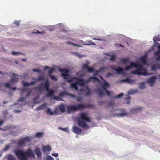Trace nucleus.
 <instances>
[{
  "instance_id": "obj_45",
  "label": "nucleus",
  "mask_w": 160,
  "mask_h": 160,
  "mask_svg": "<svg viewBox=\"0 0 160 160\" xmlns=\"http://www.w3.org/2000/svg\"><path fill=\"white\" fill-rule=\"evenodd\" d=\"M54 70V69L52 68L51 69H50L48 72V74L50 76L51 75V74L53 72Z\"/></svg>"
},
{
  "instance_id": "obj_63",
  "label": "nucleus",
  "mask_w": 160,
  "mask_h": 160,
  "mask_svg": "<svg viewBox=\"0 0 160 160\" xmlns=\"http://www.w3.org/2000/svg\"><path fill=\"white\" fill-rule=\"evenodd\" d=\"M156 59L157 61H160V55L157 56L156 57Z\"/></svg>"
},
{
  "instance_id": "obj_13",
  "label": "nucleus",
  "mask_w": 160,
  "mask_h": 160,
  "mask_svg": "<svg viewBox=\"0 0 160 160\" xmlns=\"http://www.w3.org/2000/svg\"><path fill=\"white\" fill-rule=\"evenodd\" d=\"M76 80H78V81H76L77 83L79 84V85L82 86H83L85 84V79H77L76 78Z\"/></svg>"
},
{
  "instance_id": "obj_1",
  "label": "nucleus",
  "mask_w": 160,
  "mask_h": 160,
  "mask_svg": "<svg viewBox=\"0 0 160 160\" xmlns=\"http://www.w3.org/2000/svg\"><path fill=\"white\" fill-rule=\"evenodd\" d=\"M25 88L19 89V90L21 91V94L22 96L23 97L20 98L18 100V102H24L26 99L30 94V89L27 88V87L30 85V83H28L27 82L25 81L24 80L22 82Z\"/></svg>"
},
{
  "instance_id": "obj_41",
  "label": "nucleus",
  "mask_w": 160,
  "mask_h": 160,
  "mask_svg": "<svg viewBox=\"0 0 160 160\" xmlns=\"http://www.w3.org/2000/svg\"><path fill=\"white\" fill-rule=\"evenodd\" d=\"M131 99V98L129 96H128L125 99V101H126V103L128 104H129L130 103V101Z\"/></svg>"
},
{
  "instance_id": "obj_3",
  "label": "nucleus",
  "mask_w": 160,
  "mask_h": 160,
  "mask_svg": "<svg viewBox=\"0 0 160 160\" xmlns=\"http://www.w3.org/2000/svg\"><path fill=\"white\" fill-rule=\"evenodd\" d=\"M78 125L82 128H85L87 126V122H90V119L88 117L86 113L82 112L80 114L78 118Z\"/></svg>"
},
{
  "instance_id": "obj_32",
  "label": "nucleus",
  "mask_w": 160,
  "mask_h": 160,
  "mask_svg": "<svg viewBox=\"0 0 160 160\" xmlns=\"http://www.w3.org/2000/svg\"><path fill=\"white\" fill-rule=\"evenodd\" d=\"M44 87H45L47 91H48L49 89V83L48 80L44 84Z\"/></svg>"
},
{
  "instance_id": "obj_44",
  "label": "nucleus",
  "mask_w": 160,
  "mask_h": 160,
  "mask_svg": "<svg viewBox=\"0 0 160 160\" xmlns=\"http://www.w3.org/2000/svg\"><path fill=\"white\" fill-rule=\"evenodd\" d=\"M46 160H54L53 158L51 156H48L46 157Z\"/></svg>"
},
{
  "instance_id": "obj_50",
  "label": "nucleus",
  "mask_w": 160,
  "mask_h": 160,
  "mask_svg": "<svg viewBox=\"0 0 160 160\" xmlns=\"http://www.w3.org/2000/svg\"><path fill=\"white\" fill-rule=\"evenodd\" d=\"M114 105V102H113V101H112L108 103V106L110 107V106H113Z\"/></svg>"
},
{
  "instance_id": "obj_56",
  "label": "nucleus",
  "mask_w": 160,
  "mask_h": 160,
  "mask_svg": "<svg viewBox=\"0 0 160 160\" xmlns=\"http://www.w3.org/2000/svg\"><path fill=\"white\" fill-rule=\"evenodd\" d=\"M52 155L54 157H57L58 156V153H52Z\"/></svg>"
},
{
  "instance_id": "obj_22",
  "label": "nucleus",
  "mask_w": 160,
  "mask_h": 160,
  "mask_svg": "<svg viewBox=\"0 0 160 160\" xmlns=\"http://www.w3.org/2000/svg\"><path fill=\"white\" fill-rule=\"evenodd\" d=\"M44 133L42 132H38L35 134V137L38 138H40L42 137Z\"/></svg>"
},
{
  "instance_id": "obj_26",
  "label": "nucleus",
  "mask_w": 160,
  "mask_h": 160,
  "mask_svg": "<svg viewBox=\"0 0 160 160\" xmlns=\"http://www.w3.org/2000/svg\"><path fill=\"white\" fill-rule=\"evenodd\" d=\"M44 87V83H42L38 85L36 87V89L38 90H42L43 89Z\"/></svg>"
},
{
  "instance_id": "obj_10",
  "label": "nucleus",
  "mask_w": 160,
  "mask_h": 160,
  "mask_svg": "<svg viewBox=\"0 0 160 160\" xmlns=\"http://www.w3.org/2000/svg\"><path fill=\"white\" fill-rule=\"evenodd\" d=\"M111 68L113 69L116 71L117 73H122V74L123 73V70L122 68L118 67L117 68H116L115 67L114 65H113L112 66Z\"/></svg>"
},
{
  "instance_id": "obj_42",
  "label": "nucleus",
  "mask_w": 160,
  "mask_h": 160,
  "mask_svg": "<svg viewBox=\"0 0 160 160\" xmlns=\"http://www.w3.org/2000/svg\"><path fill=\"white\" fill-rule=\"evenodd\" d=\"M88 44H87V45H95L96 44L93 43L92 41H88Z\"/></svg>"
},
{
  "instance_id": "obj_23",
  "label": "nucleus",
  "mask_w": 160,
  "mask_h": 160,
  "mask_svg": "<svg viewBox=\"0 0 160 160\" xmlns=\"http://www.w3.org/2000/svg\"><path fill=\"white\" fill-rule=\"evenodd\" d=\"M85 92V94L87 96H88L91 95V92L88 86L86 87V89L84 90Z\"/></svg>"
},
{
  "instance_id": "obj_54",
  "label": "nucleus",
  "mask_w": 160,
  "mask_h": 160,
  "mask_svg": "<svg viewBox=\"0 0 160 160\" xmlns=\"http://www.w3.org/2000/svg\"><path fill=\"white\" fill-rule=\"evenodd\" d=\"M157 69L155 65L152 66L151 67V69L152 71L155 70Z\"/></svg>"
},
{
  "instance_id": "obj_2",
  "label": "nucleus",
  "mask_w": 160,
  "mask_h": 160,
  "mask_svg": "<svg viewBox=\"0 0 160 160\" xmlns=\"http://www.w3.org/2000/svg\"><path fill=\"white\" fill-rule=\"evenodd\" d=\"M13 152L19 160H27L28 158L30 156V148L24 151L22 150L15 149Z\"/></svg>"
},
{
  "instance_id": "obj_61",
  "label": "nucleus",
  "mask_w": 160,
  "mask_h": 160,
  "mask_svg": "<svg viewBox=\"0 0 160 160\" xmlns=\"http://www.w3.org/2000/svg\"><path fill=\"white\" fill-rule=\"evenodd\" d=\"M116 45L117 46V47H121L123 48L124 47V46H123L122 45L119 44H116Z\"/></svg>"
},
{
  "instance_id": "obj_5",
  "label": "nucleus",
  "mask_w": 160,
  "mask_h": 160,
  "mask_svg": "<svg viewBox=\"0 0 160 160\" xmlns=\"http://www.w3.org/2000/svg\"><path fill=\"white\" fill-rule=\"evenodd\" d=\"M59 70L61 72V75L63 77L64 79H67V81L69 83L72 82L73 79H76V78H72L68 74V70L65 68L60 69Z\"/></svg>"
},
{
  "instance_id": "obj_25",
  "label": "nucleus",
  "mask_w": 160,
  "mask_h": 160,
  "mask_svg": "<svg viewBox=\"0 0 160 160\" xmlns=\"http://www.w3.org/2000/svg\"><path fill=\"white\" fill-rule=\"evenodd\" d=\"M47 113L48 115L50 114V115H52L54 114H56L57 112H56V109L54 112H53L52 111L50 108H48L46 112Z\"/></svg>"
},
{
  "instance_id": "obj_11",
  "label": "nucleus",
  "mask_w": 160,
  "mask_h": 160,
  "mask_svg": "<svg viewBox=\"0 0 160 160\" xmlns=\"http://www.w3.org/2000/svg\"><path fill=\"white\" fill-rule=\"evenodd\" d=\"M99 82V79L96 77H90L89 79L86 80L85 79V83H88L91 81L95 82V81Z\"/></svg>"
},
{
  "instance_id": "obj_34",
  "label": "nucleus",
  "mask_w": 160,
  "mask_h": 160,
  "mask_svg": "<svg viewBox=\"0 0 160 160\" xmlns=\"http://www.w3.org/2000/svg\"><path fill=\"white\" fill-rule=\"evenodd\" d=\"M106 69L107 68L106 67H101L99 68V70H95V72H100L101 71H104L105 69Z\"/></svg>"
},
{
  "instance_id": "obj_15",
  "label": "nucleus",
  "mask_w": 160,
  "mask_h": 160,
  "mask_svg": "<svg viewBox=\"0 0 160 160\" xmlns=\"http://www.w3.org/2000/svg\"><path fill=\"white\" fill-rule=\"evenodd\" d=\"M157 77L156 76H153V77L149 78L148 82L152 85L155 82V81Z\"/></svg>"
},
{
  "instance_id": "obj_51",
  "label": "nucleus",
  "mask_w": 160,
  "mask_h": 160,
  "mask_svg": "<svg viewBox=\"0 0 160 160\" xmlns=\"http://www.w3.org/2000/svg\"><path fill=\"white\" fill-rule=\"evenodd\" d=\"M140 88L141 89H143L145 88V84L144 83H141V84L140 86Z\"/></svg>"
},
{
  "instance_id": "obj_52",
  "label": "nucleus",
  "mask_w": 160,
  "mask_h": 160,
  "mask_svg": "<svg viewBox=\"0 0 160 160\" xmlns=\"http://www.w3.org/2000/svg\"><path fill=\"white\" fill-rule=\"evenodd\" d=\"M94 73L93 74V77H95L97 75H99L98 73L99 72H95V70H94Z\"/></svg>"
},
{
  "instance_id": "obj_37",
  "label": "nucleus",
  "mask_w": 160,
  "mask_h": 160,
  "mask_svg": "<svg viewBox=\"0 0 160 160\" xmlns=\"http://www.w3.org/2000/svg\"><path fill=\"white\" fill-rule=\"evenodd\" d=\"M11 53L12 55H18L19 54H22V52H18L14 51L12 52Z\"/></svg>"
},
{
  "instance_id": "obj_55",
  "label": "nucleus",
  "mask_w": 160,
  "mask_h": 160,
  "mask_svg": "<svg viewBox=\"0 0 160 160\" xmlns=\"http://www.w3.org/2000/svg\"><path fill=\"white\" fill-rule=\"evenodd\" d=\"M33 33H36V34H37V33H44V32L43 31L42 32H40L38 30H37L36 31V32H34Z\"/></svg>"
},
{
  "instance_id": "obj_46",
  "label": "nucleus",
  "mask_w": 160,
  "mask_h": 160,
  "mask_svg": "<svg viewBox=\"0 0 160 160\" xmlns=\"http://www.w3.org/2000/svg\"><path fill=\"white\" fill-rule=\"evenodd\" d=\"M10 82V83H6L5 84V86L7 88H11V87H10V83L11 82Z\"/></svg>"
},
{
  "instance_id": "obj_16",
  "label": "nucleus",
  "mask_w": 160,
  "mask_h": 160,
  "mask_svg": "<svg viewBox=\"0 0 160 160\" xmlns=\"http://www.w3.org/2000/svg\"><path fill=\"white\" fill-rule=\"evenodd\" d=\"M139 60L142 63L146 64L147 63L146 55L142 57L139 58Z\"/></svg>"
},
{
  "instance_id": "obj_24",
  "label": "nucleus",
  "mask_w": 160,
  "mask_h": 160,
  "mask_svg": "<svg viewBox=\"0 0 160 160\" xmlns=\"http://www.w3.org/2000/svg\"><path fill=\"white\" fill-rule=\"evenodd\" d=\"M142 110V108L141 107L138 108H133L131 110V111L132 112H139Z\"/></svg>"
},
{
  "instance_id": "obj_30",
  "label": "nucleus",
  "mask_w": 160,
  "mask_h": 160,
  "mask_svg": "<svg viewBox=\"0 0 160 160\" xmlns=\"http://www.w3.org/2000/svg\"><path fill=\"white\" fill-rule=\"evenodd\" d=\"M7 158L8 160H16L15 158L11 154L7 155Z\"/></svg>"
},
{
  "instance_id": "obj_35",
  "label": "nucleus",
  "mask_w": 160,
  "mask_h": 160,
  "mask_svg": "<svg viewBox=\"0 0 160 160\" xmlns=\"http://www.w3.org/2000/svg\"><path fill=\"white\" fill-rule=\"evenodd\" d=\"M104 82L102 84V87H109V84L106 81L103 80Z\"/></svg>"
},
{
  "instance_id": "obj_18",
  "label": "nucleus",
  "mask_w": 160,
  "mask_h": 160,
  "mask_svg": "<svg viewBox=\"0 0 160 160\" xmlns=\"http://www.w3.org/2000/svg\"><path fill=\"white\" fill-rule=\"evenodd\" d=\"M121 82H126L128 83L131 84H133L135 82V81L134 80H132L129 78H127L125 79H123L121 81Z\"/></svg>"
},
{
  "instance_id": "obj_43",
  "label": "nucleus",
  "mask_w": 160,
  "mask_h": 160,
  "mask_svg": "<svg viewBox=\"0 0 160 160\" xmlns=\"http://www.w3.org/2000/svg\"><path fill=\"white\" fill-rule=\"evenodd\" d=\"M50 77L51 78L52 80H55V81H57L58 80L56 77L54 75H50Z\"/></svg>"
},
{
  "instance_id": "obj_7",
  "label": "nucleus",
  "mask_w": 160,
  "mask_h": 160,
  "mask_svg": "<svg viewBox=\"0 0 160 160\" xmlns=\"http://www.w3.org/2000/svg\"><path fill=\"white\" fill-rule=\"evenodd\" d=\"M4 73L9 76H12V77L10 81L12 83H15L18 81V79L24 78L26 77L25 76H22L21 75L16 74L14 73H12L11 72H5Z\"/></svg>"
},
{
  "instance_id": "obj_38",
  "label": "nucleus",
  "mask_w": 160,
  "mask_h": 160,
  "mask_svg": "<svg viewBox=\"0 0 160 160\" xmlns=\"http://www.w3.org/2000/svg\"><path fill=\"white\" fill-rule=\"evenodd\" d=\"M52 97H53V98L55 100L58 101H63V100L62 99H61L60 98L58 97L57 96H55L54 95V96H53Z\"/></svg>"
},
{
  "instance_id": "obj_19",
  "label": "nucleus",
  "mask_w": 160,
  "mask_h": 160,
  "mask_svg": "<svg viewBox=\"0 0 160 160\" xmlns=\"http://www.w3.org/2000/svg\"><path fill=\"white\" fill-rule=\"evenodd\" d=\"M35 152L38 158L41 157V153L40 152V149L38 148H35Z\"/></svg>"
},
{
  "instance_id": "obj_53",
  "label": "nucleus",
  "mask_w": 160,
  "mask_h": 160,
  "mask_svg": "<svg viewBox=\"0 0 160 160\" xmlns=\"http://www.w3.org/2000/svg\"><path fill=\"white\" fill-rule=\"evenodd\" d=\"M60 128L61 130H62L64 131L67 132L68 130V128Z\"/></svg>"
},
{
  "instance_id": "obj_59",
  "label": "nucleus",
  "mask_w": 160,
  "mask_h": 160,
  "mask_svg": "<svg viewBox=\"0 0 160 160\" xmlns=\"http://www.w3.org/2000/svg\"><path fill=\"white\" fill-rule=\"evenodd\" d=\"M112 74L110 72L108 73L106 75L107 77H109L110 76H112Z\"/></svg>"
},
{
  "instance_id": "obj_21",
  "label": "nucleus",
  "mask_w": 160,
  "mask_h": 160,
  "mask_svg": "<svg viewBox=\"0 0 160 160\" xmlns=\"http://www.w3.org/2000/svg\"><path fill=\"white\" fill-rule=\"evenodd\" d=\"M96 91L100 96H102L104 95L103 90L102 88H98L96 90Z\"/></svg>"
},
{
  "instance_id": "obj_20",
  "label": "nucleus",
  "mask_w": 160,
  "mask_h": 160,
  "mask_svg": "<svg viewBox=\"0 0 160 160\" xmlns=\"http://www.w3.org/2000/svg\"><path fill=\"white\" fill-rule=\"evenodd\" d=\"M67 95H72L71 94H69V93L67 92H66L63 91V92H60L58 94V96H59V97H62L64 96Z\"/></svg>"
},
{
  "instance_id": "obj_28",
  "label": "nucleus",
  "mask_w": 160,
  "mask_h": 160,
  "mask_svg": "<svg viewBox=\"0 0 160 160\" xmlns=\"http://www.w3.org/2000/svg\"><path fill=\"white\" fill-rule=\"evenodd\" d=\"M77 84L78 83H77L76 82L73 83H72L71 85V87L72 88H74L77 91L78 90Z\"/></svg>"
},
{
  "instance_id": "obj_9",
  "label": "nucleus",
  "mask_w": 160,
  "mask_h": 160,
  "mask_svg": "<svg viewBox=\"0 0 160 160\" xmlns=\"http://www.w3.org/2000/svg\"><path fill=\"white\" fill-rule=\"evenodd\" d=\"M82 69H87L88 71L89 72H93L94 71V68L92 67H89L87 64H84L83 65Z\"/></svg>"
},
{
  "instance_id": "obj_49",
  "label": "nucleus",
  "mask_w": 160,
  "mask_h": 160,
  "mask_svg": "<svg viewBox=\"0 0 160 160\" xmlns=\"http://www.w3.org/2000/svg\"><path fill=\"white\" fill-rule=\"evenodd\" d=\"M123 95V94L122 93H121L120 94H119L118 95H117L116 96H115L114 98H119L121 97Z\"/></svg>"
},
{
  "instance_id": "obj_12",
  "label": "nucleus",
  "mask_w": 160,
  "mask_h": 160,
  "mask_svg": "<svg viewBox=\"0 0 160 160\" xmlns=\"http://www.w3.org/2000/svg\"><path fill=\"white\" fill-rule=\"evenodd\" d=\"M73 131L76 134H80L82 132L81 128L77 126H74L72 128Z\"/></svg>"
},
{
  "instance_id": "obj_39",
  "label": "nucleus",
  "mask_w": 160,
  "mask_h": 160,
  "mask_svg": "<svg viewBox=\"0 0 160 160\" xmlns=\"http://www.w3.org/2000/svg\"><path fill=\"white\" fill-rule=\"evenodd\" d=\"M44 78L43 77V76H40L38 77V78H37L36 81H43L44 80Z\"/></svg>"
},
{
  "instance_id": "obj_27",
  "label": "nucleus",
  "mask_w": 160,
  "mask_h": 160,
  "mask_svg": "<svg viewBox=\"0 0 160 160\" xmlns=\"http://www.w3.org/2000/svg\"><path fill=\"white\" fill-rule=\"evenodd\" d=\"M122 63L123 64H126L128 62L129 60V58H121L120 59Z\"/></svg>"
},
{
  "instance_id": "obj_40",
  "label": "nucleus",
  "mask_w": 160,
  "mask_h": 160,
  "mask_svg": "<svg viewBox=\"0 0 160 160\" xmlns=\"http://www.w3.org/2000/svg\"><path fill=\"white\" fill-rule=\"evenodd\" d=\"M45 106H46V105H45V104H42V105H41V106L38 107L37 108V110H41V109H42L43 108H45Z\"/></svg>"
},
{
  "instance_id": "obj_48",
  "label": "nucleus",
  "mask_w": 160,
  "mask_h": 160,
  "mask_svg": "<svg viewBox=\"0 0 160 160\" xmlns=\"http://www.w3.org/2000/svg\"><path fill=\"white\" fill-rule=\"evenodd\" d=\"M115 59V57L114 55H112L110 58V60L111 61H114Z\"/></svg>"
},
{
  "instance_id": "obj_58",
  "label": "nucleus",
  "mask_w": 160,
  "mask_h": 160,
  "mask_svg": "<svg viewBox=\"0 0 160 160\" xmlns=\"http://www.w3.org/2000/svg\"><path fill=\"white\" fill-rule=\"evenodd\" d=\"M160 54V51H156V52H155V56L158 55L159 54Z\"/></svg>"
},
{
  "instance_id": "obj_29",
  "label": "nucleus",
  "mask_w": 160,
  "mask_h": 160,
  "mask_svg": "<svg viewBox=\"0 0 160 160\" xmlns=\"http://www.w3.org/2000/svg\"><path fill=\"white\" fill-rule=\"evenodd\" d=\"M59 108L60 111L62 112H64L65 111V107L63 104L60 105L59 107Z\"/></svg>"
},
{
  "instance_id": "obj_57",
  "label": "nucleus",
  "mask_w": 160,
  "mask_h": 160,
  "mask_svg": "<svg viewBox=\"0 0 160 160\" xmlns=\"http://www.w3.org/2000/svg\"><path fill=\"white\" fill-rule=\"evenodd\" d=\"M33 71H34V72H40V70H39L38 69H33Z\"/></svg>"
},
{
  "instance_id": "obj_31",
  "label": "nucleus",
  "mask_w": 160,
  "mask_h": 160,
  "mask_svg": "<svg viewBox=\"0 0 160 160\" xmlns=\"http://www.w3.org/2000/svg\"><path fill=\"white\" fill-rule=\"evenodd\" d=\"M128 114V113L125 112H123L121 113H118L116 114L117 116L118 117H124L126 116H127Z\"/></svg>"
},
{
  "instance_id": "obj_64",
  "label": "nucleus",
  "mask_w": 160,
  "mask_h": 160,
  "mask_svg": "<svg viewBox=\"0 0 160 160\" xmlns=\"http://www.w3.org/2000/svg\"><path fill=\"white\" fill-rule=\"evenodd\" d=\"M107 95L109 96H110V92L108 91V90H107L106 91V92Z\"/></svg>"
},
{
  "instance_id": "obj_6",
  "label": "nucleus",
  "mask_w": 160,
  "mask_h": 160,
  "mask_svg": "<svg viewBox=\"0 0 160 160\" xmlns=\"http://www.w3.org/2000/svg\"><path fill=\"white\" fill-rule=\"evenodd\" d=\"M86 108L85 105L82 104H78L76 105H68L67 106V111L70 113L80 109H83Z\"/></svg>"
},
{
  "instance_id": "obj_14",
  "label": "nucleus",
  "mask_w": 160,
  "mask_h": 160,
  "mask_svg": "<svg viewBox=\"0 0 160 160\" xmlns=\"http://www.w3.org/2000/svg\"><path fill=\"white\" fill-rule=\"evenodd\" d=\"M48 91H47L48 92V93L47 94V97H50L54 96V93H55V91L53 90H50L48 89Z\"/></svg>"
},
{
  "instance_id": "obj_4",
  "label": "nucleus",
  "mask_w": 160,
  "mask_h": 160,
  "mask_svg": "<svg viewBox=\"0 0 160 160\" xmlns=\"http://www.w3.org/2000/svg\"><path fill=\"white\" fill-rule=\"evenodd\" d=\"M132 64H133V67L138 69L137 70L132 71V74L138 75H142L144 76L149 75L152 74V73H147L146 70L143 69L141 65L134 62H132Z\"/></svg>"
},
{
  "instance_id": "obj_47",
  "label": "nucleus",
  "mask_w": 160,
  "mask_h": 160,
  "mask_svg": "<svg viewBox=\"0 0 160 160\" xmlns=\"http://www.w3.org/2000/svg\"><path fill=\"white\" fill-rule=\"evenodd\" d=\"M106 103V102L103 101H99L98 102V104L100 106H102L103 103Z\"/></svg>"
},
{
  "instance_id": "obj_17",
  "label": "nucleus",
  "mask_w": 160,
  "mask_h": 160,
  "mask_svg": "<svg viewBox=\"0 0 160 160\" xmlns=\"http://www.w3.org/2000/svg\"><path fill=\"white\" fill-rule=\"evenodd\" d=\"M42 150L44 152H49L51 150V148L49 145L44 146L42 147Z\"/></svg>"
},
{
  "instance_id": "obj_36",
  "label": "nucleus",
  "mask_w": 160,
  "mask_h": 160,
  "mask_svg": "<svg viewBox=\"0 0 160 160\" xmlns=\"http://www.w3.org/2000/svg\"><path fill=\"white\" fill-rule=\"evenodd\" d=\"M21 22V20L17 21L15 20L13 22V24L16 27H18L19 25V24Z\"/></svg>"
},
{
  "instance_id": "obj_62",
  "label": "nucleus",
  "mask_w": 160,
  "mask_h": 160,
  "mask_svg": "<svg viewBox=\"0 0 160 160\" xmlns=\"http://www.w3.org/2000/svg\"><path fill=\"white\" fill-rule=\"evenodd\" d=\"M102 88L103 90V91H106H106L107 90H108L106 88H107L106 87H102Z\"/></svg>"
},
{
  "instance_id": "obj_8",
  "label": "nucleus",
  "mask_w": 160,
  "mask_h": 160,
  "mask_svg": "<svg viewBox=\"0 0 160 160\" xmlns=\"http://www.w3.org/2000/svg\"><path fill=\"white\" fill-rule=\"evenodd\" d=\"M29 141V139L28 138H25L22 139H19L17 142V143L19 146H23L24 145L26 141Z\"/></svg>"
},
{
  "instance_id": "obj_60",
  "label": "nucleus",
  "mask_w": 160,
  "mask_h": 160,
  "mask_svg": "<svg viewBox=\"0 0 160 160\" xmlns=\"http://www.w3.org/2000/svg\"><path fill=\"white\" fill-rule=\"evenodd\" d=\"M9 146L8 145H7L6 146V147L4 148V150H7L9 149Z\"/></svg>"
},
{
  "instance_id": "obj_33",
  "label": "nucleus",
  "mask_w": 160,
  "mask_h": 160,
  "mask_svg": "<svg viewBox=\"0 0 160 160\" xmlns=\"http://www.w3.org/2000/svg\"><path fill=\"white\" fill-rule=\"evenodd\" d=\"M133 67V64H132V62H131L130 66H126L125 68V71H128L130 69H132Z\"/></svg>"
}]
</instances>
